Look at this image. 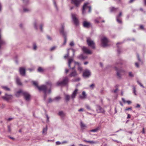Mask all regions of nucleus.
<instances>
[{"instance_id":"obj_1","label":"nucleus","mask_w":146,"mask_h":146,"mask_svg":"<svg viewBox=\"0 0 146 146\" xmlns=\"http://www.w3.org/2000/svg\"><path fill=\"white\" fill-rule=\"evenodd\" d=\"M33 84L36 86L40 91H42L44 93V100H46L47 97V87L44 85H42L40 86H38L37 82L35 81L33 82Z\"/></svg>"},{"instance_id":"obj_58","label":"nucleus","mask_w":146,"mask_h":146,"mask_svg":"<svg viewBox=\"0 0 146 146\" xmlns=\"http://www.w3.org/2000/svg\"><path fill=\"white\" fill-rule=\"evenodd\" d=\"M139 28L141 29H142L143 30H144V27L143 25H140Z\"/></svg>"},{"instance_id":"obj_61","label":"nucleus","mask_w":146,"mask_h":146,"mask_svg":"<svg viewBox=\"0 0 146 146\" xmlns=\"http://www.w3.org/2000/svg\"><path fill=\"white\" fill-rule=\"evenodd\" d=\"M23 1V2L24 3H27L28 2V1L27 0H22Z\"/></svg>"},{"instance_id":"obj_23","label":"nucleus","mask_w":146,"mask_h":146,"mask_svg":"<svg viewBox=\"0 0 146 146\" xmlns=\"http://www.w3.org/2000/svg\"><path fill=\"white\" fill-rule=\"evenodd\" d=\"M77 58L80 60H84L86 58V57L84 56L82 54H81L77 57Z\"/></svg>"},{"instance_id":"obj_60","label":"nucleus","mask_w":146,"mask_h":146,"mask_svg":"<svg viewBox=\"0 0 146 146\" xmlns=\"http://www.w3.org/2000/svg\"><path fill=\"white\" fill-rule=\"evenodd\" d=\"M46 118H47V122H48L49 121V117L48 116V115L47 114H46Z\"/></svg>"},{"instance_id":"obj_28","label":"nucleus","mask_w":146,"mask_h":146,"mask_svg":"<svg viewBox=\"0 0 146 146\" xmlns=\"http://www.w3.org/2000/svg\"><path fill=\"white\" fill-rule=\"evenodd\" d=\"M65 99L66 100L67 102L69 100V99H70V96L69 95H67V94H65Z\"/></svg>"},{"instance_id":"obj_29","label":"nucleus","mask_w":146,"mask_h":146,"mask_svg":"<svg viewBox=\"0 0 146 146\" xmlns=\"http://www.w3.org/2000/svg\"><path fill=\"white\" fill-rule=\"evenodd\" d=\"M99 129V127H98L96 128L93 129L92 130H91L90 131V132H97L98 131Z\"/></svg>"},{"instance_id":"obj_26","label":"nucleus","mask_w":146,"mask_h":146,"mask_svg":"<svg viewBox=\"0 0 146 146\" xmlns=\"http://www.w3.org/2000/svg\"><path fill=\"white\" fill-rule=\"evenodd\" d=\"M58 115L62 117H63L65 115V114L62 111H59L58 113Z\"/></svg>"},{"instance_id":"obj_31","label":"nucleus","mask_w":146,"mask_h":146,"mask_svg":"<svg viewBox=\"0 0 146 146\" xmlns=\"http://www.w3.org/2000/svg\"><path fill=\"white\" fill-rule=\"evenodd\" d=\"M121 42H118L117 44H116L117 46V47H118V49H117V52L118 54H119L120 53V52H121V50H120V49L119 47V46H118V45L119 44H121Z\"/></svg>"},{"instance_id":"obj_63","label":"nucleus","mask_w":146,"mask_h":146,"mask_svg":"<svg viewBox=\"0 0 146 146\" xmlns=\"http://www.w3.org/2000/svg\"><path fill=\"white\" fill-rule=\"evenodd\" d=\"M121 14H122V13H121V12H120V13H119V15H118L116 17H118V18H120V17L121 16Z\"/></svg>"},{"instance_id":"obj_27","label":"nucleus","mask_w":146,"mask_h":146,"mask_svg":"<svg viewBox=\"0 0 146 146\" xmlns=\"http://www.w3.org/2000/svg\"><path fill=\"white\" fill-rule=\"evenodd\" d=\"M16 82L18 85H21L22 83L20 81L19 78L18 77H17L16 78Z\"/></svg>"},{"instance_id":"obj_51","label":"nucleus","mask_w":146,"mask_h":146,"mask_svg":"<svg viewBox=\"0 0 146 146\" xmlns=\"http://www.w3.org/2000/svg\"><path fill=\"white\" fill-rule=\"evenodd\" d=\"M53 3H54V5L55 7V8H56V9L57 10L58 8L57 7V6L56 5V3L55 1L54 0L53 1Z\"/></svg>"},{"instance_id":"obj_25","label":"nucleus","mask_w":146,"mask_h":146,"mask_svg":"<svg viewBox=\"0 0 146 146\" xmlns=\"http://www.w3.org/2000/svg\"><path fill=\"white\" fill-rule=\"evenodd\" d=\"M118 9V8H115L113 7H112L110 8V11L111 12H116Z\"/></svg>"},{"instance_id":"obj_35","label":"nucleus","mask_w":146,"mask_h":146,"mask_svg":"<svg viewBox=\"0 0 146 146\" xmlns=\"http://www.w3.org/2000/svg\"><path fill=\"white\" fill-rule=\"evenodd\" d=\"M30 11V10L29 9L27 8H23V11L24 12H29Z\"/></svg>"},{"instance_id":"obj_49","label":"nucleus","mask_w":146,"mask_h":146,"mask_svg":"<svg viewBox=\"0 0 146 146\" xmlns=\"http://www.w3.org/2000/svg\"><path fill=\"white\" fill-rule=\"evenodd\" d=\"M129 76L130 77H133L134 76L133 74L131 72H130L129 73Z\"/></svg>"},{"instance_id":"obj_55","label":"nucleus","mask_w":146,"mask_h":146,"mask_svg":"<svg viewBox=\"0 0 146 146\" xmlns=\"http://www.w3.org/2000/svg\"><path fill=\"white\" fill-rule=\"evenodd\" d=\"M8 131L9 132H10L11 131V129L10 126L9 125H8Z\"/></svg>"},{"instance_id":"obj_12","label":"nucleus","mask_w":146,"mask_h":146,"mask_svg":"<svg viewBox=\"0 0 146 146\" xmlns=\"http://www.w3.org/2000/svg\"><path fill=\"white\" fill-rule=\"evenodd\" d=\"M91 75L90 70L88 69H86L83 72V76L86 78L88 77Z\"/></svg>"},{"instance_id":"obj_45","label":"nucleus","mask_w":146,"mask_h":146,"mask_svg":"<svg viewBox=\"0 0 146 146\" xmlns=\"http://www.w3.org/2000/svg\"><path fill=\"white\" fill-rule=\"evenodd\" d=\"M37 46L36 44L34 43L33 44V48L34 50H35L36 49Z\"/></svg>"},{"instance_id":"obj_43","label":"nucleus","mask_w":146,"mask_h":146,"mask_svg":"<svg viewBox=\"0 0 146 146\" xmlns=\"http://www.w3.org/2000/svg\"><path fill=\"white\" fill-rule=\"evenodd\" d=\"M98 141H90V143L92 144H96L98 143Z\"/></svg>"},{"instance_id":"obj_30","label":"nucleus","mask_w":146,"mask_h":146,"mask_svg":"<svg viewBox=\"0 0 146 146\" xmlns=\"http://www.w3.org/2000/svg\"><path fill=\"white\" fill-rule=\"evenodd\" d=\"M1 88L6 91H10V89L6 86H1Z\"/></svg>"},{"instance_id":"obj_33","label":"nucleus","mask_w":146,"mask_h":146,"mask_svg":"<svg viewBox=\"0 0 146 146\" xmlns=\"http://www.w3.org/2000/svg\"><path fill=\"white\" fill-rule=\"evenodd\" d=\"M47 126L45 128H44L43 129L42 131V133L44 134H46V132L47 131Z\"/></svg>"},{"instance_id":"obj_39","label":"nucleus","mask_w":146,"mask_h":146,"mask_svg":"<svg viewBox=\"0 0 146 146\" xmlns=\"http://www.w3.org/2000/svg\"><path fill=\"white\" fill-rule=\"evenodd\" d=\"M60 99V97H57L55 98L54 99V101H58Z\"/></svg>"},{"instance_id":"obj_24","label":"nucleus","mask_w":146,"mask_h":146,"mask_svg":"<svg viewBox=\"0 0 146 146\" xmlns=\"http://www.w3.org/2000/svg\"><path fill=\"white\" fill-rule=\"evenodd\" d=\"M70 49L72 50V51L73 52V54H74V49H71V48L68 49L67 50V54H66L64 56V58H67L69 54V50Z\"/></svg>"},{"instance_id":"obj_62","label":"nucleus","mask_w":146,"mask_h":146,"mask_svg":"<svg viewBox=\"0 0 146 146\" xmlns=\"http://www.w3.org/2000/svg\"><path fill=\"white\" fill-rule=\"evenodd\" d=\"M132 110V108L131 107L125 109V110H126V111L128 110Z\"/></svg>"},{"instance_id":"obj_7","label":"nucleus","mask_w":146,"mask_h":146,"mask_svg":"<svg viewBox=\"0 0 146 146\" xmlns=\"http://www.w3.org/2000/svg\"><path fill=\"white\" fill-rule=\"evenodd\" d=\"M23 96L26 101L29 102L30 101L31 95L28 92L24 91V92H23Z\"/></svg>"},{"instance_id":"obj_57","label":"nucleus","mask_w":146,"mask_h":146,"mask_svg":"<svg viewBox=\"0 0 146 146\" xmlns=\"http://www.w3.org/2000/svg\"><path fill=\"white\" fill-rule=\"evenodd\" d=\"M74 43L73 41H71L70 43V46H73L74 45Z\"/></svg>"},{"instance_id":"obj_40","label":"nucleus","mask_w":146,"mask_h":146,"mask_svg":"<svg viewBox=\"0 0 146 146\" xmlns=\"http://www.w3.org/2000/svg\"><path fill=\"white\" fill-rule=\"evenodd\" d=\"M34 26L35 29H37L38 28L37 26V24L36 22H35L34 23Z\"/></svg>"},{"instance_id":"obj_52","label":"nucleus","mask_w":146,"mask_h":146,"mask_svg":"<svg viewBox=\"0 0 146 146\" xmlns=\"http://www.w3.org/2000/svg\"><path fill=\"white\" fill-rule=\"evenodd\" d=\"M137 83L142 87L144 88V86L141 84V82L139 81L138 80L137 81Z\"/></svg>"},{"instance_id":"obj_4","label":"nucleus","mask_w":146,"mask_h":146,"mask_svg":"<svg viewBox=\"0 0 146 146\" xmlns=\"http://www.w3.org/2000/svg\"><path fill=\"white\" fill-rule=\"evenodd\" d=\"M114 68L117 72V75L118 78H121V75L125 73V71L122 69H118L117 67H115Z\"/></svg>"},{"instance_id":"obj_46","label":"nucleus","mask_w":146,"mask_h":146,"mask_svg":"<svg viewBox=\"0 0 146 146\" xmlns=\"http://www.w3.org/2000/svg\"><path fill=\"white\" fill-rule=\"evenodd\" d=\"M46 83L47 85H49L50 87L51 86L52 84L50 82L48 81L46 82Z\"/></svg>"},{"instance_id":"obj_2","label":"nucleus","mask_w":146,"mask_h":146,"mask_svg":"<svg viewBox=\"0 0 146 146\" xmlns=\"http://www.w3.org/2000/svg\"><path fill=\"white\" fill-rule=\"evenodd\" d=\"M64 25L62 24L61 25V29L60 31V33L64 37V40L61 46V47L66 44L67 41L66 38V33L64 31Z\"/></svg>"},{"instance_id":"obj_9","label":"nucleus","mask_w":146,"mask_h":146,"mask_svg":"<svg viewBox=\"0 0 146 146\" xmlns=\"http://www.w3.org/2000/svg\"><path fill=\"white\" fill-rule=\"evenodd\" d=\"M102 42V45L104 47H105L108 46V43L109 40L108 38L105 37H104L102 38L101 39Z\"/></svg>"},{"instance_id":"obj_10","label":"nucleus","mask_w":146,"mask_h":146,"mask_svg":"<svg viewBox=\"0 0 146 146\" xmlns=\"http://www.w3.org/2000/svg\"><path fill=\"white\" fill-rule=\"evenodd\" d=\"M1 98L4 100L8 102L12 99V96L11 94L9 95L5 94V96H2Z\"/></svg>"},{"instance_id":"obj_42","label":"nucleus","mask_w":146,"mask_h":146,"mask_svg":"<svg viewBox=\"0 0 146 146\" xmlns=\"http://www.w3.org/2000/svg\"><path fill=\"white\" fill-rule=\"evenodd\" d=\"M113 141H115V142H117V143H119V146H120V145H122V143H121V142H119V141L117 140H114L113 139H112Z\"/></svg>"},{"instance_id":"obj_19","label":"nucleus","mask_w":146,"mask_h":146,"mask_svg":"<svg viewBox=\"0 0 146 146\" xmlns=\"http://www.w3.org/2000/svg\"><path fill=\"white\" fill-rule=\"evenodd\" d=\"M23 92H24V91L20 90L16 93L15 94V95L17 97H19L21 95H23Z\"/></svg>"},{"instance_id":"obj_15","label":"nucleus","mask_w":146,"mask_h":146,"mask_svg":"<svg viewBox=\"0 0 146 146\" xmlns=\"http://www.w3.org/2000/svg\"><path fill=\"white\" fill-rule=\"evenodd\" d=\"M20 74L22 76H25V69L23 67H21L19 69Z\"/></svg>"},{"instance_id":"obj_34","label":"nucleus","mask_w":146,"mask_h":146,"mask_svg":"<svg viewBox=\"0 0 146 146\" xmlns=\"http://www.w3.org/2000/svg\"><path fill=\"white\" fill-rule=\"evenodd\" d=\"M80 126L82 129H84L86 127V125L83 124L82 121L80 122Z\"/></svg>"},{"instance_id":"obj_18","label":"nucleus","mask_w":146,"mask_h":146,"mask_svg":"<svg viewBox=\"0 0 146 146\" xmlns=\"http://www.w3.org/2000/svg\"><path fill=\"white\" fill-rule=\"evenodd\" d=\"M87 96V95L85 92L84 91L82 92V95H80L79 98L81 99H85Z\"/></svg>"},{"instance_id":"obj_11","label":"nucleus","mask_w":146,"mask_h":146,"mask_svg":"<svg viewBox=\"0 0 146 146\" xmlns=\"http://www.w3.org/2000/svg\"><path fill=\"white\" fill-rule=\"evenodd\" d=\"M96 111L98 113H105V111L100 106L97 105L96 106Z\"/></svg>"},{"instance_id":"obj_59","label":"nucleus","mask_w":146,"mask_h":146,"mask_svg":"<svg viewBox=\"0 0 146 146\" xmlns=\"http://www.w3.org/2000/svg\"><path fill=\"white\" fill-rule=\"evenodd\" d=\"M56 145H60L61 144H62L59 141H56Z\"/></svg>"},{"instance_id":"obj_36","label":"nucleus","mask_w":146,"mask_h":146,"mask_svg":"<svg viewBox=\"0 0 146 146\" xmlns=\"http://www.w3.org/2000/svg\"><path fill=\"white\" fill-rule=\"evenodd\" d=\"M38 71L39 72H43L44 70L42 68L39 67L38 69Z\"/></svg>"},{"instance_id":"obj_56","label":"nucleus","mask_w":146,"mask_h":146,"mask_svg":"<svg viewBox=\"0 0 146 146\" xmlns=\"http://www.w3.org/2000/svg\"><path fill=\"white\" fill-rule=\"evenodd\" d=\"M118 90V89L117 88H116L115 90L112 91V92H113L115 93H116L117 92V91Z\"/></svg>"},{"instance_id":"obj_47","label":"nucleus","mask_w":146,"mask_h":146,"mask_svg":"<svg viewBox=\"0 0 146 146\" xmlns=\"http://www.w3.org/2000/svg\"><path fill=\"white\" fill-rule=\"evenodd\" d=\"M78 70L80 72L82 71V68L81 67H80V66H78Z\"/></svg>"},{"instance_id":"obj_17","label":"nucleus","mask_w":146,"mask_h":146,"mask_svg":"<svg viewBox=\"0 0 146 146\" xmlns=\"http://www.w3.org/2000/svg\"><path fill=\"white\" fill-rule=\"evenodd\" d=\"M73 61V59L72 58H70L69 59L68 61V66L70 69L72 70H74L75 68V66H74L73 67L71 68V63Z\"/></svg>"},{"instance_id":"obj_8","label":"nucleus","mask_w":146,"mask_h":146,"mask_svg":"<svg viewBox=\"0 0 146 146\" xmlns=\"http://www.w3.org/2000/svg\"><path fill=\"white\" fill-rule=\"evenodd\" d=\"M87 44L88 46L90 47L91 48L93 49H95V44L94 41L92 40L90 38H87L86 40Z\"/></svg>"},{"instance_id":"obj_21","label":"nucleus","mask_w":146,"mask_h":146,"mask_svg":"<svg viewBox=\"0 0 146 146\" xmlns=\"http://www.w3.org/2000/svg\"><path fill=\"white\" fill-rule=\"evenodd\" d=\"M78 89H76L73 92L72 94L71 95V98L73 99L76 96V94L78 91Z\"/></svg>"},{"instance_id":"obj_54","label":"nucleus","mask_w":146,"mask_h":146,"mask_svg":"<svg viewBox=\"0 0 146 146\" xmlns=\"http://www.w3.org/2000/svg\"><path fill=\"white\" fill-rule=\"evenodd\" d=\"M53 101H54L53 100H52L51 98H49L48 101V103H51Z\"/></svg>"},{"instance_id":"obj_3","label":"nucleus","mask_w":146,"mask_h":146,"mask_svg":"<svg viewBox=\"0 0 146 146\" xmlns=\"http://www.w3.org/2000/svg\"><path fill=\"white\" fill-rule=\"evenodd\" d=\"M69 81V79L67 77H64L62 81H58L56 84L57 86H62L66 85Z\"/></svg>"},{"instance_id":"obj_50","label":"nucleus","mask_w":146,"mask_h":146,"mask_svg":"<svg viewBox=\"0 0 146 146\" xmlns=\"http://www.w3.org/2000/svg\"><path fill=\"white\" fill-rule=\"evenodd\" d=\"M85 106H86V108L87 109L89 110H91L90 107L88 105H86Z\"/></svg>"},{"instance_id":"obj_22","label":"nucleus","mask_w":146,"mask_h":146,"mask_svg":"<svg viewBox=\"0 0 146 146\" xmlns=\"http://www.w3.org/2000/svg\"><path fill=\"white\" fill-rule=\"evenodd\" d=\"M101 18L100 17L97 18L95 20V22L97 23H98L101 22L104 23L105 22V21L104 20H102V21L101 20Z\"/></svg>"},{"instance_id":"obj_14","label":"nucleus","mask_w":146,"mask_h":146,"mask_svg":"<svg viewBox=\"0 0 146 146\" xmlns=\"http://www.w3.org/2000/svg\"><path fill=\"white\" fill-rule=\"evenodd\" d=\"M83 25L84 27L88 28L91 26V24L89 22H88L86 21H84L83 22Z\"/></svg>"},{"instance_id":"obj_20","label":"nucleus","mask_w":146,"mask_h":146,"mask_svg":"<svg viewBox=\"0 0 146 146\" xmlns=\"http://www.w3.org/2000/svg\"><path fill=\"white\" fill-rule=\"evenodd\" d=\"M77 75V73L76 71V70H74L70 73L69 76L71 77H74L76 76Z\"/></svg>"},{"instance_id":"obj_13","label":"nucleus","mask_w":146,"mask_h":146,"mask_svg":"<svg viewBox=\"0 0 146 146\" xmlns=\"http://www.w3.org/2000/svg\"><path fill=\"white\" fill-rule=\"evenodd\" d=\"M84 0H71V3H73L76 7L78 6L81 1Z\"/></svg>"},{"instance_id":"obj_32","label":"nucleus","mask_w":146,"mask_h":146,"mask_svg":"<svg viewBox=\"0 0 146 146\" xmlns=\"http://www.w3.org/2000/svg\"><path fill=\"white\" fill-rule=\"evenodd\" d=\"M137 57L139 63L140 64H142L143 63V62L139 58V55L138 54H137Z\"/></svg>"},{"instance_id":"obj_48","label":"nucleus","mask_w":146,"mask_h":146,"mask_svg":"<svg viewBox=\"0 0 146 146\" xmlns=\"http://www.w3.org/2000/svg\"><path fill=\"white\" fill-rule=\"evenodd\" d=\"M90 87L92 89H93L94 87V84H92L90 86Z\"/></svg>"},{"instance_id":"obj_6","label":"nucleus","mask_w":146,"mask_h":146,"mask_svg":"<svg viewBox=\"0 0 146 146\" xmlns=\"http://www.w3.org/2000/svg\"><path fill=\"white\" fill-rule=\"evenodd\" d=\"M71 17L74 24L76 26L79 25V22L78 19L76 17V15L75 14L72 13Z\"/></svg>"},{"instance_id":"obj_44","label":"nucleus","mask_w":146,"mask_h":146,"mask_svg":"<svg viewBox=\"0 0 146 146\" xmlns=\"http://www.w3.org/2000/svg\"><path fill=\"white\" fill-rule=\"evenodd\" d=\"M43 26V24H41L40 25V31L42 32L43 31L42 27Z\"/></svg>"},{"instance_id":"obj_38","label":"nucleus","mask_w":146,"mask_h":146,"mask_svg":"<svg viewBox=\"0 0 146 146\" xmlns=\"http://www.w3.org/2000/svg\"><path fill=\"white\" fill-rule=\"evenodd\" d=\"M56 48V46H53L50 48V51H52L53 50H54Z\"/></svg>"},{"instance_id":"obj_64","label":"nucleus","mask_w":146,"mask_h":146,"mask_svg":"<svg viewBox=\"0 0 146 146\" xmlns=\"http://www.w3.org/2000/svg\"><path fill=\"white\" fill-rule=\"evenodd\" d=\"M47 38L49 40H52L50 36H47Z\"/></svg>"},{"instance_id":"obj_37","label":"nucleus","mask_w":146,"mask_h":146,"mask_svg":"<svg viewBox=\"0 0 146 146\" xmlns=\"http://www.w3.org/2000/svg\"><path fill=\"white\" fill-rule=\"evenodd\" d=\"M116 20L117 22L120 24H121L122 23V21L119 18H118V17H116Z\"/></svg>"},{"instance_id":"obj_5","label":"nucleus","mask_w":146,"mask_h":146,"mask_svg":"<svg viewBox=\"0 0 146 146\" xmlns=\"http://www.w3.org/2000/svg\"><path fill=\"white\" fill-rule=\"evenodd\" d=\"M90 3L89 2H86L84 4V5L82 10V13L83 14H84L85 13V10H86L87 9H88V12L89 13H90L91 11V7L90 6H88V5L90 4Z\"/></svg>"},{"instance_id":"obj_41","label":"nucleus","mask_w":146,"mask_h":146,"mask_svg":"<svg viewBox=\"0 0 146 146\" xmlns=\"http://www.w3.org/2000/svg\"><path fill=\"white\" fill-rule=\"evenodd\" d=\"M133 93L134 94V95H137L135 88V87L134 86H133Z\"/></svg>"},{"instance_id":"obj_16","label":"nucleus","mask_w":146,"mask_h":146,"mask_svg":"<svg viewBox=\"0 0 146 146\" xmlns=\"http://www.w3.org/2000/svg\"><path fill=\"white\" fill-rule=\"evenodd\" d=\"M82 50L83 52L85 53L88 54H91L92 52L86 47L83 46L82 48Z\"/></svg>"},{"instance_id":"obj_53","label":"nucleus","mask_w":146,"mask_h":146,"mask_svg":"<svg viewBox=\"0 0 146 146\" xmlns=\"http://www.w3.org/2000/svg\"><path fill=\"white\" fill-rule=\"evenodd\" d=\"M74 63H75V65H78V66H80V63L78 62L74 61Z\"/></svg>"}]
</instances>
